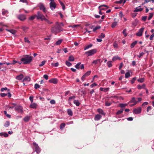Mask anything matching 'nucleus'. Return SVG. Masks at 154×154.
<instances>
[{"instance_id":"30","label":"nucleus","mask_w":154,"mask_h":154,"mask_svg":"<svg viewBox=\"0 0 154 154\" xmlns=\"http://www.w3.org/2000/svg\"><path fill=\"white\" fill-rule=\"evenodd\" d=\"M0 136L2 137H7L8 136V134L6 133H3L1 132L0 133Z\"/></svg>"},{"instance_id":"1","label":"nucleus","mask_w":154,"mask_h":154,"mask_svg":"<svg viewBox=\"0 0 154 154\" xmlns=\"http://www.w3.org/2000/svg\"><path fill=\"white\" fill-rule=\"evenodd\" d=\"M64 26V24L63 23H59L57 22L55 23V26L52 27L51 29V31L52 32L54 33L55 34L57 33L63 31L64 30L62 28Z\"/></svg>"},{"instance_id":"15","label":"nucleus","mask_w":154,"mask_h":154,"mask_svg":"<svg viewBox=\"0 0 154 154\" xmlns=\"http://www.w3.org/2000/svg\"><path fill=\"white\" fill-rule=\"evenodd\" d=\"M108 8V7L106 5H102L98 7V9L103 11L107 9Z\"/></svg>"},{"instance_id":"33","label":"nucleus","mask_w":154,"mask_h":154,"mask_svg":"<svg viewBox=\"0 0 154 154\" xmlns=\"http://www.w3.org/2000/svg\"><path fill=\"white\" fill-rule=\"evenodd\" d=\"M145 85L144 84H143L142 86H141L140 85H137V88L139 89H140L141 88H145Z\"/></svg>"},{"instance_id":"35","label":"nucleus","mask_w":154,"mask_h":154,"mask_svg":"<svg viewBox=\"0 0 154 154\" xmlns=\"http://www.w3.org/2000/svg\"><path fill=\"white\" fill-rule=\"evenodd\" d=\"M92 45H93L92 44H90L87 45V46H86L84 48V50H86L88 49V48H91V47H92Z\"/></svg>"},{"instance_id":"12","label":"nucleus","mask_w":154,"mask_h":154,"mask_svg":"<svg viewBox=\"0 0 154 154\" xmlns=\"http://www.w3.org/2000/svg\"><path fill=\"white\" fill-rule=\"evenodd\" d=\"M144 28L143 27L140 29L138 32L136 33V35L140 37L142 35L143 33L144 30Z\"/></svg>"},{"instance_id":"16","label":"nucleus","mask_w":154,"mask_h":154,"mask_svg":"<svg viewBox=\"0 0 154 154\" xmlns=\"http://www.w3.org/2000/svg\"><path fill=\"white\" fill-rule=\"evenodd\" d=\"M143 9L141 8V6H139L135 8L134 11V12H137L139 11H141L143 10Z\"/></svg>"},{"instance_id":"56","label":"nucleus","mask_w":154,"mask_h":154,"mask_svg":"<svg viewBox=\"0 0 154 154\" xmlns=\"http://www.w3.org/2000/svg\"><path fill=\"white\" fill-rule=\"evenodd\" d=\"M35 17H36V15L32 16L29 18V20H33L35 18Z\"/></svg>"},{"instance_id":"31","label":"nucleus","mask_w":154,"mask_h":154,"mask_svg":"<svg viewBox=\"0 0 154 154\" xmlns=\"http://www.w3.org/2000/svg\"><path fill=\"white\" fill-rule=\"evenodd\" d=\"M30 78L28 76H26L25 77L24 79L23 80V82L24 81H28L29 82L30 81Z\"/></svg>"},{"instance_id":"20","label":"nucleus","mask_w":154,"mask_h":154,"mask_svg":"<svg viewBox=\"0 0 154 154\" xmlns=\"http://www.w3.org/2000/svg\"><path fill=\"white\" fill-rule=\"evenodd\" d=\"M30 118V116H27L23 118V120L25 122H27L29 120Z\"/></svg>"},{"instance_id":"36","label":"nucleus","mask_w":154,"mask_h":154,"mask_svg":"<svg viewBox=\"0 0 154 154\" xmlns=\"http://www.w3.org/2000/svg\"><path fill=\"white\" fill-rule=\"evenodd\" d=\"M137 41H135L134 42H133L131 45V48H134V46H135V45L137 44Z\"/></svg>"},{"instance_id":"54","label":"nucleus","mask_w":154,"mask_h":154,"mask_svg":"<svg viewBox=\"0 0 154 154\" xmlns=\"http://www.w3.org/2000/svg\"><path fill=\"white\" fill-rule=\"evenodd\" d=\"M123 33L125 36L126 37L127 36V34L126 32V29H125L123 31Z\"/></svg>"},{"instance_id":"60","label":"nucleus","mask_w":154,"mask_h":154,"mask_svg":"<svg viewBox=\"0 0 154 154\" xmlns=\"http://www.w3.org/2000/svg\"><path fill=\"white\" fill-rule=\"evenodd\" d=\"M0 95L2 97H4L7 96V94L5 93H2L0 94Z\"/></svg>"},{"instance_id":"42","label":"nucleus","mask_w":154,"mask_h":154,"mask_svg":"<svg viewBox=\"0 0 154 154\" xmlns=\"http://www.w3.org/2000/svg\"><path fill=\"white\" fill-rule=\"evenodd\" d=\"M126 1L125 0H120L116 2V3L118 4H121L123 3L124 4L125 3Z\"/></svg>"},{"instance_id":"40","label":"nucleus","mask_w":154,"mask_h":154,"mask_svg":"<svg viewBox=\"0 0 154 154\" xmlns=\"http://www.w3.org/2000/svg\"><path fill=\"white\" fill-rule=\"evenodd\" d=\"M28 28L26 26H22L21 27V29L25 32H26L27 31Z\"/></svg>"},{"instance_id":"45","label":"nucleus","mask_w":154,"mask_h":154,"mask_svg":"<svg viewBox=\"0 0 154 154\" xmlns=\"http://www.w3.org/2000/svg\"><path fill=\"white\" fill-rule=\"evenodd\" d=\"M117 22H113L111 25V27L112 28H114L117 25Z\"/></svg>"},{"instance_id":"18","label":"nucleus","mask_w":154,"mask_h":154,"mask_svg":"<svg viewBox=\"0 0 154 154\" xmlns=\"http://www.w3.org/2000/svg\"><path fill=\"white\" fill-rule=\"evenodd\" d=\"M121 59V58L120 57H119L117 55L113 57L112 59V61H114L118 60H120Z\"/></svg>"},{"instance_id":"50","label":"nucleus","mask_w":154,"mask_h":154,"mask_svg":"<svg viewBox=\"0 0 154 154\" xmlns=\"http://www.w3.org/2000/svg\"><path fill=\"white\" fill-rule=\"evenodd\" d=\"M130 76V73L129 72H127L125 74V78H128Z\"/></svg>"},{"instance_id":"2","label":"nucleus","mask_w":154,"mask_h":154,"mask_svg":"<svg viewBox=\"0 0 154 154\" xmlns=\"http://www.w3.org/2000/svg\"><path fill=\"white\" fill-rule=\"evenodd\" d=\"M24 57L21 59V60L24 64H27L31 62L32 60V57L29 55H26Z\"/></svg>"},{"instance_id":"24","label":"nucleus","mask_w":154,"mask_h":154,"mask_svg":"<svg viewBox=\"0 0 154 154\" xmlns=\"http://www.w3.org/2000/svg\"><path fill=\"white\" fill-rule=\"evenodd\" d=\"M30 107L33 109H36L37 107V105L35 103H32L29 106Z\"/></svg>"},{"instance_id":"32","label":"nucleus","mask_w":154,"mask_h":154,"mask_svg":"<svg viewBox=\"0 0 154 154\" xmlns=\"http://www.w3.org/2000/svg\"><path fill=\"white\" fill-rule=\"evenodd\" d=\"M109 89L108 88H100V90L101 91H103L105 92H106L108 91L109 90Z\"/></svg>"},{"instance_id":"43","label":"nucleus","mask_w":154,"mask_h":154,"mask_svg":"<svg viewBox=\"0 0 154 154\" xmlns=\"http://www.w3.org/2000/svg\"><path fill=\"white\" fill-rule=\"evenodd\" d=\"M62 42V39H60V40H58V41H57L55 43V44L56 45H60L61 43Z\"/></svg>"},{"instance_id":"63","label":"nucleus","mask_w":154,"mask_h":154,"mask_svg":"<svg viewBox=\"0 0 154 154\" xmlns=\"http://www.w3.org/2000/svg\"><path fill=\"white\" fill-rule=\"evenodd\" d=\"M105 104L106 106H109L111 105V103L106 101L105 103Z\"/></svg>"},{"instance_id":"19","label":"nucleus","mask_w":154,"mask_h":154,"mask_svg":"<svg viewBox=\"0 0 154 154\" xmlns=\"http://www.w3.org/2000/svg\"><path fill=\"white\" fill-rule=\"evenodd\" d=\"M16 105V104L13 103H11L8 106V107L10 109H13Z\"/></svg>"},{"instance_id":"13","label":"nucleus","mask_w":154,"mask_h":154,"mask_svg":"<svg viewBox=\"0 0 154 154\" xmlns=\"http://www.w3.org/2000/svg\"><path fill=\"white\" fill-rule=\"evenodd\" d=\"M105 36V34L103 33L98 36V38H97V42H101L102 41V39Z\"/></svg>"},{"instance_id":"5","label":"nucleus","mask_w":154,"mask_h":154,"mask_svg":"<svg viewBox=\"0 0 154 154\" xmlns=\"http://www.w3.org/2000/svg\"><path fill=\"white\" fill-rule=\"evenodd\" d=\"M17 63H18L19 64H21L22 63L21 62H20L15 60H13L12 62L10 61L9 62H3L0 63V65L4 64H6L7 65H9L14 64Z\"/></svg>"},{"instance_id":"48","label":"nucleus","mask_w":154,"mask_h":154,"mask_svg":"<svg viewBox=\"0 0 154 154\" xmlns=\"http://www.w3.org/2000/svg\"><path fill=\"white\" fill-rule=\"evenodd\" d=\"M107 66L109 67H110L112 66V61H108L107 63Z\"/></svg>"},{"instance_id":"4","label":"nucleus","mask_w":154,"mask_h":154,"mask_svg":"<svg viewBox=\"0 0 154 154\" xmlns=\"http://www.w3.org/2000/svg\"><path fill=\"white\" fill-rule=\"evenodd\" d=\"M36 17L37 19L41 20L42 21H43L45 17L40 11H38L37 12Z\"/></svg>"},{"instance_id":"49","label":"nucleus","mask_w":154,"mask_h":154,"mask_svg":"<svg viewBox=\"0 0 154 154\" xmlns=\"http://www.w3.org/2000/svg\"><path fill=\"white\" fill-rule=\"evenodd\" d=\"M153 13H150L149 14V17L148 18V20H149L151 19L152 17H153Z\"/></svg>"},{"instance_id":"59","label":"nucleus","mask_w":154,"mask_h":154,"mask_svg":"<svg viewBox=\"0 0 154 154\" xmlns=\"http://www.w3.org/2000/svg\"><path fill=\"white\" fill-rule=\"evenodd\" d=\"M52 64L53 66L57 67V66H58L59 63L58 62H57L56 63H52Z\"/></svg>"},{"instance_id":"62","label":"nucleus","mask_w":154,"mask_h":154,"mask_svg":"<svg viewBox=\"0 0 154 154\" xmlns=\"http://www.w3.org/2000/svg\"><path fill=\"white\" fill-rule=\"evenodd\" d=\"M144 54V53L143 52H141L140 53L139 55H138V57H139V58H140L141 56H143Z\"/></svg>"},{"instance_id":"14","label":"nucleus","mask_w":154,"mask_h":154,"mask_svg":"<svg viewBox=\"0 0 154 154\" xmlns=\"http://www.w3.org/2000/svg\"><path fill=\"white\" fill-rule=\"evenodd\" d=\"M49 82L54 84H57L58 82V80L56 78H52L49 80Z\"/></svg>"},{"instance_id":"52","label":"nucleus","mask_w":154,"mask_h":154,"mask_svg":"<svg viewBox=\"0 0 154 154\" xmlns=\"http://www.w3.org/2000/svg\"><path fill=\"white\" fill-rule=\"evenodd\" d=\"M40 87V85H39L37 83L35 84L34 85V88L35 89H36L38 88H39Z\"/></svg>"},{"instance_id":"38","label":"nucleus","mask_w":154,"mask_h":154,"mask_svg":"<svg viewBox=\"0 0 154 154\" xmlns=\"http://www.w3.org/2000/svg\"><path fill=\"white\" fill-rule=\"evenodd\" d=\"M68 60L69 61H73L74 60V58L72 56H70L69 57Z\"/></svg>"},{"instance_id":"37","label":"nucleus","mask_w":154,"mask_h":154,"mask_svg":"<svg viewBox=\"0 0 154 154\" xmlns=\"http://www.w3.org/2000/svg\"><path fill=\"white\" fill-rule=\"evenodd\" d=\"M89 26L88 27V29H86V32H91V31H88V30L87 29H93V27H94V26H93V25H89Z\"/></svg>"},{"instance_id":"29","label":"nucleus","mask_w":154,"mask_h":154,"mask_svg":"<svg viewBox=\"0 0 154 154\" xmlns=\"http://www.w3.org/2000/svg\"><path fill=\"white\" fill-rule=\"evenodd\" d=\"M97 111L100 114H101L103 115H105V113H104L103 110L102 109H97Z\"/></svg>"},{"instance_id":"21","label":"nucleus","mask_w":154,"mask_h":154,"mask_svg":"<svg viewBox=\"0 0 154 154\" xmlns=\"http://www.w3.org/2000/svg\"><path fill=\"white\" fill-rule=\"evenodd\" d=\"M6 30L8 32H10L14 35L16 33V31L15 30L11 29H6Z\"/></svg>"},{"instance_id":"58","label":"nucleus","mask_w":154,"mask_h":154,"mask_svg":"<svg viewBox=\"0 0 154 154\" xmlns=\"http://www.w3.org/2000/svg\"><path fill=\"white\" fill-rule=\"evenodd\" d=\"M8 90V91H9V89H8L6 87L2 88L1 89V91L2 92L3 91H4Z\"/></svg>"},{"instance_id":"10","label":"nucleus","mask_w":154,"mask_h":154,"mask_svg":"<svg viewBox=\"0 0 154 154\" xmlns=\"http://www.w3.org/2000/svg\"><path fill=\"white\" fill-rule=\"evenodd\" d=\"M17 18L20 20L23 21L26 19V16L24 14H21L17 16Z\"/></svg>"},{"instance_id":"61","label":"nucleus","mask_w":154,"mask_h":154,"mask_svg":"<svg viewBox=\"0 0 154 154\" xmlns=\"http://www.w3.org/2000/svg\"><path fill=\"white\" fill-rule=\"evenodd\" d=\"M137 78L136 77H134L131 80V82L132 84H133L135 80Z\"/></svg>"},{"instance_id":"57","label":"nucleus","mask_w":154,"mask_h":154,"mask_svg":"<svg viewBox=\"0 0 154 154\" xmlns=\"http://www.w3.org/2000/svg\"><path fill=\"white\" fill-rule=\"evenodd\" d=\"M66 64L68 66H70L72 65V64L71 63L68 61H66Z\"/></svg>"},{"instance_id":"22","label":"nucleus","mask_w":154,"mask_h":154,"mask_svg":"<svg viewBox=\"0 0 154 154\" xmlns=\"http://www.w3.org/2000/svg\"><path fill=\"white\" fill-rule=\"evenodd\" d=\"M137 101L135 100V98L134 97H133L131 100H130L129 102V103H134V104H136L137 103Z\"/></svg>"},{"instance_id":"7","label":"nucleus","mask_w":154,"mask_h":154,"mask_svg":"<svg viewBox=\"0 0 154 154\" xmlns=\"http://www.w3.org/2000/svg\"><path fill=\"white\" fill-rule=\"evenodd\" d=\"M51 2L50 3V8L52 10H54L56 8V4L54 0H50Z\"/></svg>"},{"instance_id":"8","label":"nucleus","mask_w":154,"mask_h":154,"mask_svg":"<svg viewBox=\"0 0 154 154\" xmlns=\"http://www.w3.org/2000/svg\"><path fill=\"white\" fill-rule=\"evenodd\" d=\"M14 109L15 111L21 113H22L23 112V107L21 106L18 105L15 106Z\"/></svg>"},{"instance_id":"34","label":"nucleus","mask_w":154,"mask_h":154,"mask_svg":"<svg viewBox=\"0 0 154 154\" xmlns=\"http://www.w3.org/2000/svg\"><path fill=\"white\" fill-rule=\"evenodd\" d=\"M73 103L74 104H75V105L77 106H79L80 104V103L79 102V100H74V101H73Z\"/></svg>"},{"instance_id":"26","label":"nucleus","mask_w":154,"mask_h":154,"mask_svg":"<svg viewBox=\"0 0 154 154\" xmlns=\"http://www.w3.org/2000/svg\"><path fill=\"white\" fill-rule=\"evenodd\" d=\"M138 20L137 19L135 20L134 21H133L132 22V25L133 26H135L138 24Z\"/></svg>"},{"instance_id":"64","label":"nucleus","mask_w":154,"mask_h":154,"mask_svg":"<svg viewBox=\"0 0 154 154\" xmlns=\"http://www.w3.org/2000/svg\"><path fill=\"white\" fill-rule=\"evenodd\" d=\"M113 45L114 47L115 48H118V44L114 42L113 43Z\"/></svg>"},{"instance_id":"47","label":"nucleus","mask_w":154,"mask_h":154,"mask_svg":"<svg viewBox=\"0 0 154 154\" xmlns=\"http://www.w3.org/2000/svg\"><path fill=\"white\" fill-rule=\"evenodd\" d=\"M137 81L140 83H142L144 81V78H141L137 79Z\"/></svg>"},{"instance_id":"46","label":"nucleus","mask_w":154,"mask_h":154,"mask_svg":"<svg viewBox=\"0 0 154 154\" xmlns=\"http://www.w3.org/2000/svg\"><path fill=\"white\" fill-rule=\"evenodd\" d=\"M24 41L25 42L28 43V44H29L30 43V41L28 40V38L26 37L24 38Z\"/></svg>"},{"instance_id":"44","label":"nucleus","mask_w":154,"mask_h":154,"mask_svg":"<svg viewBox=\"0 0 154 154\" xmlns=\"http://www.w3.org/2000/svg\"><path fill=\"white\" fill-rule=\"evenodd\" d=\"M123 109H121V110H119L116 113V114L117 115H119L121 114L122 112Z\"/></svg>"},{"instance_id":"9","label":"nucleus","mask_w":154,"mask_h":154,"mask_svg":"<svg viewBox=\"0 0 154 154\" xmlns=\"http://www.w3.org/2000/svg\"><path fill=\"white\" fill-rule=\"evenodd\" d=\"M141 108L139 107L134 109L133 111V113L134 114H138L141 112Z\"/></svg>"},{"instance_id":"55","label":"nucleus","mask_w":154,"mask_h":154,"mask_svg":"<svg viewBox=\"0 0 154 154\" xmlns=\"http://www.w3.org/2000/svg\"><path fill=\"white\" fill-rule=\"evenodd\" d=\"M45 60H43L42 61L41 63L39 64V66H43L45 63Z\"/></svg>"},{"instance_id":"17","label":"nucleus","mask_w":154,"mask_h":154,"mask_svg":"<svg viewBox=\"0 0 154 154\" xmlns=\"http://www.w3.org/2000/svg\"><path fill=\"white\" fill-rule=\"evenodd\" d=\"M24 76L23 74H21L20 75H18L16 76V79L18 80H21L23 78Z\"/></svg>"},{"instance_id":"51","label":"nucleus","mask_w":154,"mask_h":154,"mask_svg":"<svg viewBox=\"0 0 154 154\" xmlns=\"http://www.w3.org/2000/svg\"><path fill=\"white\" fill-rule=\"evenodd\" d=\"M10 125V123L9 121H7L4 124V126L5 127H8Z\"/></svg>"},{"instance_id":"23","label":"nucleus","mask_w":154,"mask_h":154,"mask_svg":"<svg viewBox=\"0 0 154 154\" xmlns=\"http://www.w3.org/2000/svg\"><path fill=\"white\" fill-rule=\"evenodd\" d=\"M75 98V97L74 96H72L69 97V98L68 100V103L70 105L71 104V100L72 99H74Z\"/></svg>"},{"instance_id":"41","label":"nucleus","mask_w":154,"mask_h":154,"mask_svg":"<svg viewBox=\"0 0 154 154\" xmlns=\"http://www.w3.org/2000/svg\"><path fill=\"white\" fill-rule=\"evenodd\" d=\"M65 124L64 123H62L60 124V129L62 130L65 127Z\"/></svg>"},{"instance_id":"3","label":"nucleus","mask_w":154,"mask_h":154,"mask_svg":"<svg viewBox=\"0 0 154 154\" xmlns=\"http://www.w3.org/2000/svg\"><path fill=\"white\" fill-rule=\"evenodd\" d=\"M96 52V50L95 49L91 50L86 52L85 54L86 55L87 57L92 56Z\"/></svg>"},{"instance_id":"11","label":"nucleus","mask_w":154,"mask_h":154,"mask_svg":"<svg viewBox=\"0 0 154 154\" xmlns=\"http://www.w3.org/2000/svg\"><path fill=\"white\" fill-rule=\"evenodd\" d=\"M39 7L40 10H42L44 13H46L47 11V9L43 4H41Z\"/></svg>"},{"instance_id":"25","label":"nucleus","mask_w":154,"mask_h":154,"mask_svg":"<svg viewBox=\"0 0 154 154\" xmlns=\"http://www.w3.org/2000/svg\"><path fill=\"white\" fill-rule=\"evenodd\" d=\"M81 63L79 62L75 66V67H84L83 64H81Z\"/></svg>"},{"instance_id":"27","label":"nucleus","mask_w":154,"mask_h":154,"mask_svg":"<svg viewBox=\"0 0 154 154\" xmlns=\"http://www.w3.org/2000/svg\"><path fill=\"white\" fill-rule=\"evenodd\" d=\"M67 112L69 116H72L73 113L71 109H68L67 110Z\"/></svg>"},{"instance_id":"6","label":"nucleus","mask_w":154,"mask_h":154,"mask_svg":"<svg viewBox=\"0 0 154 154\" xmlns=\"http://www.w3.org/2000/svg\"><path fill=\"white\" fill-rule=\"evenodd\" d=\"M33 145L34 146V149H35V151L38 154L41 151V149L38 144L35 142H33Z\"/></svg>"},{"instance_id":"39","label":"nucleus","mask_w":154,"mask_h":154,"mask_svg":"<svg viewBox=\"0 0 154 154\" xmlns=\"http://www.w3.org/2000/svg\"><path fill=\"white\" fill-rule=\"evenodd\" d=\"M128 105V104L120 103L119 105L120 107L123 108L126 106Z\"/></svg>"},{"instance_id":"28","label":"nucleus","mask_w":154,"mask_h":154,"mask_svg":"<svg viewBox=\"0 0 154 154\" xmlns=\"http://www.w3.org/2000/svg\"><path fill=\"white\" fill-rule=\"evenodd\" d=\"M44 21H45L46 23L48 24H51L53 23L51 21L48 19L46 18L45 17L44 20Z\"/></svg>"},{"instance_id":"53","label":"nucleus","mask_w":154,"mask_h":154,"mask_svg":"<svg viewBox=\"0 0 154 154\" xmlns=\"http://www.w3.org/2000/svg\"><path fill=\"white\" fill-rule=\"evenodd\" d=\"M91 73V71H88L87 72H86L84 75H85V76L87 77Z\"/></svg>"}]
</instances>
